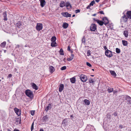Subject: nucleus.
<instances>
[{
    "label": "nucleus",
    "mask_w": 131,
    "mask_h": 131,
    "mask_svg": "<svg viewBox=\"0 0 131 131\" xmlns=\"http://www.w3.org/2000/svg\"><path fill=\"white\" fill-rule=\"evenodd\" d=\"M34 113V111H31V114L32 115H33Z\"/></svg>",
    "instance_id": "48"
},
{
    "label": "nucleus",
    "mask_w": 131,
    "mask_h": 131,
    "mask_svg": "<svg viewBox=\"0 0 131 131\" xmlns=\"http://www.w3.org/2000/svg\"><path fill=\"white\" fill-rule=\"evenodd\" d=\"M73 54H72L71 55V56L70 57L67 59V60L69 61L72 60L73 58Z\"/></svg>",
    "instance_id": "27"
},
{
    "label": "nucleus",
    "mask_w": 131,
    "mask_h": 131,
    "mask_svg": "<svg viewBox=\"0 0 131 131\" xmlns=\"http://www.w3.org/2000/svg\"><path fill=\"white\" fill-rule=\"evenodd\" d=\"M106 116L108 118H110V117L111 115L109 114H108L106 115Z\"/></svg>",
    "instance_id": "49"
},
{
    "label": "nucleus",
    "mask_w": 131,
    "mask_h": 131,
    "mask_svg": "<svg viewBox=\"0 0 131 131\" xmlns=\"http://www.w3.org/2000/svg\"><path fill=\"white\" fill-rule=\"evenodd\" d=\"M66 69V67L65 66H63V67H62L61 68V70H65Z\"/></svg>",
    "instance_id": "37"
},
{
    "label": "nucleus",
    "mask_w": 131,
    "mask_h": 131,
    "mask_svg": "<svg viewBox=\"0 0 131 131\" xmlns=\"http://www.w3.org/2000/svg\"><path fill=\"white\" fill-rule=\"evenodd\" d=\"M90 50H88L87 51V54L88 56H90Z\"/></svg>",
    "instance_id": "46"
},
{
    "label": "nucleus",
    "mask_w": 131,
    "mask_h": 131,
    "mask_svg": "<svg viewBox=\"0 0 131 131\" xmlns=\"http://www.w3.org/2000/svg\"><path fill=\"white\" fill-rule=\"evenodd\" d=\"M113 88L109 87L107 89V91L109 93H111L113 91Z\"/></svg>",
    "instance_id": "22"
},
{
    "label": "nucleus",
    "mask_w": 131,
    "mask_h": 131,
    "mask_svg": "<svg viewBox=\"0 0 131 131\" xmlns=\"http://www.w3.org/2000/svg\"><path fill=\"white\" fill-rule=\"evenodd\" d=\"M3 17H4L3 19L5 21H7V14H6V12H5L3 13Z\"/></svg>",
    "instance_id": "19"
},
{
    "label": "nucleus",
    "mask_w": 131,
    "mask_h": 131,
    "mask_svg": "<svg viewBox=\"0 0 131 131\" xmlns=\"http://www.w3.org/2000/svg\"><path fill=\"white\" fill-rule=\"evenodd\" d=\"M4 53H5L6 52V50H4Z\"/></svg>",
    "instance_id": "62"
},
{
    "label": "nucleus",
    "mask_w": 131,
    "mask_h": 131,
    "mask_svg": "<svg viewBox=\"0 0 131 131\" xmlns=\"http://www.w3.org/2000/svg\"><path fill=\"white\" fill-rule=\"evenodd\" d=\"M126 16L128 18L131 19V11L127 12Z\"/></svg>",
    "instance_id": "14"
},
{
    "label": "nucleus",
    "mask_w": 131,
    "mask_h": 131,
    "mask_svg": "<svg viewBox=\"0 0 131 131\" xmlns=\"http://www.w3.org/2000/svg\"><path fill=\"white\" fill-rule=\"evenodd\" d=\"M96 21L101 26H102L104 24L103 22L99 20H96Z\"/></svg>",
    "instance_id": "21"
},
{
    "label": "nucleus",
    "mask_w": 131,
    "mask_h": 131,
    "mask_svg": "<svg viewBox=\"0 0 131 131\" xmlns=\"http://www.w3.org/2000/svg\"><path fill=\"white\" fill-rule=\"evenodd\" d=\"M25 93L27 96L30 98H32L33 97L32 92L29 90H26Z\"/></svg>",
    "instance_id": "1"
},
{
    "label": "nucleus",
    "mask_w": 131,
    "mask_h": 131,
    "mask_svg": "<svg viewBox=\"0 0 131 131\" xmlns=\"http://www.w3.org/2000/svg\"><path fill=\"white\" fill-rule=\"evenodd\" d=\"M16 68H15V69H14V70L15 71H16Z\"/></svg>",
    "instance_id": "63"
},
{
    "label": "nucleus",
    "mask_w": 131,
    "mask_h": 131,
    "mask_svg": "<svg viewBox=\"0 0 131 131\" xmlns=\"http://www.w3.org/2000/svg\"><path fill=\"white\" fill-rule=\"evenodd\" d=\"M61 14L63 16L67 17H70L71 15V14H69L68 12L62 13Z\"/></svg>",
    "instance_id": "9"
},
{
    "label": "nucleus",
    "mask_w": 131,
    "mask_h": 131,
    "mask_svg": "<svg viewBox=\"0 0 131 131\" xmlns=\"http://www.w3.org/2000/svg\"><path fill=\"white\" fill-rule=\"evenodd\" d=\"M122 125H120V126H119V127H121V128H122Z\"/></svg>",
    "instance_id": "60"
},
{
    "label": "nucleus",
    "mask_w": 131,
    "mask_h": 131,
    "mask_svg": "<svg viewBox=\"0 0 131 131\" xmlns=\"http://www.w3.org/2000/svg\"><path fill=\"white\" fill-rule=\"evenodd\" d=\"M91 75V76H92V77H93V76H94V75Z\"/></svg>",
    "instance_id": "64"
},
{
    "label": "nucleus",
    "mask_w": 131,
    "mask_h": 131,
    "mask_svg": "<svg viewBox=\"0 0 131 131\" xmlns=\"http://www.w3.org/2000/svg\"><path fill=\"white\" fill-rule=\"evenodd\" d=\"M103 20L104 21V24H105V25H107L108 23V20L106 17L103 18Z\"/></svg>",
    "instance_id": "11"
},
{
    "label": "nucleus",
    "mask_w": 131,
    "mask_h": 131,
    "mask_svg": "<svg viewBox=\"0 0 131 131\" xmlns=\"http://www.w3.org/2000/svg\"><path fill=\"white\" fill-rule=\"evenodd\" d=\"M57 44L55 41L52 42L51 44V46L52 47H56L57 46Z\"/></svg>",
    "instance_id": "24"
},
{
    "label": "nucleus",
    "mask_w": 131,
    "mask_h": 131,
    "mask_svg": "<svg viewBox=\"0 0 131 131\" xmlns=\"http://www.w3.org/2000/svg\"><path fill=\"white\" fill-rule=\"evenodd\" d=\"M96 14H93L92 15V16H95L96 15Z\"/></svg>",
    "instance_id": "59"
},
{
    "label": "nucleus",
    "mask_w": 131,
    "mask_h": 131,
    "mask_svg": "<svg viewBox=\"0 0 131 131\" xmlns=\"http://www.w3.org/2000/svg\"><path fill=\"white\" fill-rule=\"evenodd\" d=\"M49 69L50 72L51 73H53L55 71L54 67L52 66H50Z\"/></svg>",
    "instance_id": "12"
},
{
    "label": "nucleus",
    "mask_w": 131,
    "mask_h": 131,
    "mask_svg": "<svg viewBox=\"0 0 131 131\" xmlns=\"http://www.w3.org/2000/svg\"><path fill=\"white\" fill-rule=\"evenodd\" d=\"M122 43L123 45L125 46H126L128 45L127 42L125 40H122Z\"/></svg>",
    "instance_id": "23"
},
{
    "label": "nucleus",
    "mask_w": 131,
    "mask_h": 131,
    "mask_svg": "<svg viewBox=\"0 0 131 131\" xmlns=\"http://www.w3.org/2000/svg\"><path fill=\"white\" fill-rule=\"evenodd\" d=\"M105 54L106 56L108 57H111L113 56L112 52L107 49L105 51Z\"/></svg>",
    "instance_id": "2"
},
{
    "label": "nucleus",
    "mask_w": 131,
    "mask_h": 131,
    "mask_svg": "<svg viewBox=\"0 0 131 131\" xmlns=\"http://www.w3.org/2000/svg\"><path fill=\"white\" fill-rule=\"evenodd\" d=\"M13 131H19V130L18 129H15Z\"/></svg>",
    "instance_id": "52"
},
{
    "label": "nucleus",
    "mask_w": 131,
    "mask_h": 131,
    "mask_svg": "<svg viewBox=\"0 0 131 131\" xmlns=\"http://www.w3.org/2000/svg\"><path fill=\"white\" fill-rule=\"evenodd\" d=\"M34 122H33L32 123V124L31 125V131H32L34 129Z\"/></svg>",
    "instance_id": "38"
},
{
    "label": "nucleus",
    "mask_w": 131,
    "mask_h": 131,
    "mask_svg": "<svg viewBox=\"0 0 131 131\" xmlns=\"http://www.w3.org/2000/svg\"><path fill=\"white\" fill-rule=\"evenodd\" d=\"M90 30L92 31H94L96 29V26L95 24H92L90 27Z\"/></svg>",
    "instance_id": "6"
},
{
    "label": "nucleus",
    "mask_w": 131,
    "mask_h": 131,
    "mask_svg": "<svg viewBox=\"0 0 131 131\" xmlns=\"http://www.w3.org/2000/svg\"><path fill=\"white\" fill-rule=\"evenodd\" d=\"M95 1L97 2H99L100 0H95Z\"/></svg>",
    "instance_id": "56"
},
{
    "label": "nucleus",
    "mask_w": 131,
    "mask_h": 131,
    "mask_svg": "<svg viewBox=\"0 0 131 131\" xmlns=\"http://www.w3.org/2000/svg\"><path fill=\"white\" fill-rule=\"evenodd\" d=\"M80 77L81 80L83 82H85L88 80L87 76L85 75L81 74Z\"/></svg>",
    "instance_id": "3"
},
{
    "label": "nucleus",
    "mask_w": 131,
    "mask_h": 131,
    "mask_svg": "<svg viewBox=\"0 0 131 131\" xmlns=\"http://www.w3.org/2000/svg\"><path fill=\"white\" fill-rule=\"evenodd\" d=\"M123 34L125 37H128V32L127 31H124Z\"/></svg>",
    "instance_id": "29"
},
{
    "label": "nucleus",
    "mask_w": 131,
    "mask_h": 131,
    "mask_svg": "<svg viewBox=\"0 0 131 131\" xmlns=\"http://www.w3.org/2000/svg\"><path fill=\"white\" fill-rule=\"evenodd\" d=\"M113 115H114L115 116H117V114L116 112H114Z\"/></svg>",
    "instance_id": "44"
},
{
    "label": "nucleus",
    "mask_w": 131,
    "mask_h": 131,
    "mask_svg": "<svg viewBox=\"0 0 131 131\" xmlns=\"http://www.w3.org/2000/svg\"><path fill=\"white\" fill-rule=\"evenodd\" d=\"M48 117L47 115L43 117L42 119L43 121V122H47L48 120Z\"/></svg>",
    "instance_id": "13"
},
{
    "label": "nucleus",
    "mask_w": 131,
    "mask_h": 131,
    "mask_svg": "<svg viewBox=\"0 0 131 131\" xmlns=\"http://www.w3.org/2000/svg\"><path fill=\"white\" fill-rule=\"evenodd\" d=\"M19 45H17L16 46V47L19 48Z\"/></svg>",
    "instance_id": "58"
},
{
    "label": "nucleus",
    "mask_w": 131,
    "mask_h": 131,
    "mask_svg": "<svg viewBox=\"0 0 131 131\" xmlns=\"http://www.w3.org/2000/svg\"><path fill=\"white\" fill-rule=\"evenodd\" d=\"M56 39V37L55 36H53L51 39V41L52 42L55 41Z\"/></svg>",
    "instance_id": "32"
},
{
    "label": "nucleus",
    "mask_w": 131,
    "mask_h": 131,
    "mask_svg": "<svg viewBox=\"0 0 131 131\" xmlns=\"http://www.w3.org/2000/svg\"><path fill=\"white\" fill-rule=\"evenodd\" d=\"M110 72L111 74L113 76L115 77L116 76V74L114 71H110Z\"/></svg>",
    "instance_id": "30"
},
{
    "label": "nucleus",
    "mask_w": 131,
    "mask_h": 131,
    "mask_svg": "<svg viewBox=\"0 0 131 131\" xmlns=\"http://www.w3.org/2000/svg\"><path fill=\"white\" fill-rule=\"evenodd\" d=\"M90 6H90V5H89L86 8L88 9H89L90 7Z\"/></svg>",
    "instance_id": "54"
},
{
    "label": "nucleus",
    "mask_w": 131,
    "mask_h": 131,
    "mask_svg": "<svg viewBox=\"0 0 131 131\" xmlns=\"http://www.w3.org/2000/svg\"><path fill=\"white\" fill-rule=\"evenodd\" d=\"M14 111L16 114L18 116L21 114V111L19 110L16 107L14 108Z\"/></svg>",
    "instance_id": "8"
},
{
    "label": "nucleus",
    "mask_w": 131,
    "mask_h": 131,
    "mask_svg": "<svg viewBox=\"0 0 131 131\" xmlns=\"http://www.w3.org/2000/svg\"><path fill=\"white\" fill-rule=\"evenodd\" d=\"M6 44V42L4 41L1 43V46L2 48H4L5 47Z\"/></svg>",
    "instance_id": "20"
},
{
    "label": "nucleus",
    "mask_w": 131,
    "mask_h": 131,
    "mask_svg": "<svg viewBox=\"0 0 131 131\" xmlns=\"http://www.w3.org/2000/svg\"><path fill=\"white\" fill-rule=\"evenodd\" d=\"M80 12V10L79 9L76 10H75V13H79Z\"/></svg>",
    "instance_id": "47"
},
{
    "label": "nucleus",
    "mask_w": 131,
    "mask_h": 131,
    "mask_svg": "<svg viewBox=\"0 0 131 131\" xmlns=\"http://www.w3.org/2000/svg\"><path fill=\"white\" fill-rule=\"evenodd\" d=\"M37 30L40 31L42 28V24L40 23H37L36 26Z\"/></svg>",
    "instance_id": "4"
},
{
    "label": "nucleus",
    "mask_w": 131,
    "mask_h": 131,
    "mask_svg": "<svg viewBox=\"0 0 131 131\" xmlns=\"http://www.w3.org/2000/svg\"><path fill=\"white\" fill-rule=\"evenodd\" d=\"M86 65L88 66L91 67L92 66L89 63L87 62L86 63Z\"/></svg>",
    "instance_id": "42"
},
{
    "label": "nucleus",
    "mask_w": 131,
    "mask_h": 131,
    "mask_svg": "<svg viewBox=\"0 0 131 131\" xmlns=\"http://www.w3.org/2000/svg\"><path fill=\"white\" fill-rule=\"evenodd\" d=\"M95 3V1H93L91 2V3L90 4V6H93L94 4Z\"/></svg>",
    "instance_id": "39"
},
{
    "label": "nucleus",
    "mask_w": 131,
    "mask_h": 131,
    "mask_svg": "<svg viewBox=\"0 0 131 131\" xmlns=\"http://www.w3.org/2000/svg\"><path fill=\"white\" fill-rule=\"evenodd\" d=\"M51 105L50 104H48V106L45 109V110L47 112L48 110L51 109Z\"/></svg>",
    "instance_id": "28"
},
{
    "label": "nucleus",
    "mask_w": 131,
    "mask_h": 131,
    "mask_svg": "<svg viewBox=\"0 0 131 131\" xmlns=\"http://www.w3.org/2000/svg\"><path fill=\"white\" fill-rule=\"evenodd\" d=\"M85 103V105H90V101L87 99L84 100L83 101Z\"/></svg>",
    "instance_id": "18"
},
{
    "label": "nucleus",
    "mask_w": 131,
    "mask_h": 131,
    "mask_svg": "<svg viewBox=\"0 0 131 131\" xmlns=\"http://www.w3.org/2000/svg\"><path fill=\"white\" fill-rule=\"evenodd\" d=\"M67 122V119H64V120L63 121V122H62V124H64L66 123Z\"/></svg>",
    "instance_id": "41"
},
{
    "label": "nucleus",
    "mask_w": 131,
    "mask_h": 131,
    "mask_svg": "<svg viewBox=\"0 0 131 131\" xmlns=\"http://www.w3.org/2000/svg\"><path fill=\"white\" fill-rule=\"evenodd\" d=\"M128 19L126 17V16L124 15L122 17L121 19V22L122 23H125L127 21Z\"/></svg>",
    "instance_id": "5"
},
{
    "label": "nucleus",
    "mask_w": 131,
    "mask_h": 131,
    "mask_svg": "<svg viewBox=\"0 0 131 131\" xmlns=\"http://www.w3.org/2000/svg\"><path fill=\"white\" fill-rule=\"evenodd\" d=\"M64 3V2L62 1L60 4V6L61 7H63L65 5Z\"/></svg>",
    "instance_id": "33"
},
{
    "label": "nucleus",
    "mask_w": 131,
    "mask_h": 131,
    "mask_svg": "<svg viewBox=\"0 0 131 131\" xmlns=\"http://www.w3.org/2000/svg\"><path fill=\"white\" fill-rule=\"evenodd\" d=\"M82 42L85 43V39L84 37L82 40Z\"/></svg>",
    "instance_id": "45"
},
{
    "label": "nucleus",
    "mask_w": 131,
    "mask_h": 131,
    "mask_svg": "<svg viewBox=\"0 0 131 131\" xmlns=\"http://www.w3.org/2000/svg\"><path fill=\"white\" fill-rule=\"evenodd\" d=\"M32 86L34 89L36 90H37L38 89V86L35 83H32Z\"/></svg>",
    "instance_id": "17"
},
{
    "label": "nucleus",
    "mask_w": 131,
    "mask_h": 131,
    "mask_svg": "<svg viewBox=\"0 0 131 131\" xmlns=\"http://www.w3.org/2000/svg\"><path fill=\"white\" fill-rule=\"evenodd\" d=\"M99 13L101 14H104V13L102 11H100L99 12Z\"/></svg>",
    "instance_id": "50"
},
{
    "label": "nucleus",
    "mask_w": 131,
    "mask_h": 131,
    "mask_svg": "<svg viewBox=\"0 0 131 131\" xmlns=\"http://www.w3.org/2000/svg\"><path fill=\"white\" fill-rule=\"evenodd\" d=\"M17 26L19 28H20V26L22 25V23L20 22H18L17 23Z\"/></svg>",
    "instance_id": "31"
},
{
    "label": "nucleus",
    "mask_w": 131,
    "mask_h": 131,
    "mask_svg": "<svg viewBox=\"0 0 131 131\" xmlns=\"http://www.w3.org/2000/svg\"><path fill=\"white\" fill-rule=\"evenodd\" d=\"M64 87V85L63 84H60L59 88V91L60 92H62L63 89Z\"/></svg>",
    "instance_id": "15"
},
{
    "label": "nucleus",
    "mask_w": 131,
    "mask_h": 131,
    "mask_svg": "<svg viewBox=\"0 0 131 131\" xmlns=\"http://www.w3.org/2000/svg\"><path fill=\"white\" fill-rule=\"evenodd\" d=\"M68 26V24L65 23L63 24V27L64 28H66Z\"/></svg>",
    "instance_id": "26"
},
{
    "label": "nucleus",
    "mask_w": 131,
    "mask_h": 131,
    "mask_svg": "<svg viewBox=\"0 0 131 131\" xmlns=\"http://www.w3.org/2000/svg\"><path fill=\"white\" fill-rule=\"evenodd\" d=\"M89 82L90 83H93L94 81L93 80V79L92 78H90L89 80Z\"/></svg>",
    "instance_id": "36"
},
{
    "label": "nucleus",
    "mask_w": 131,
    "mask_h": 131,
    "mask_svg": "<svg viewBox=\"0 0 131 131\" xmlns=\"http://www.w3.org/2000/svg\"><path fill=\"white\" fill-rule=\"evenodd\" d=\"M40 2V6L42 7H43L45 5L46 2L45 0H39Z\"/></svg>",
    "instance_id": "10"
},
{
    "label": "nucleus",
    "mask_w": 131,
    "mask_h": 131,
    "mask_svg": "<svg viewBox=\"0 0 131 131\" xmlns=\"http://www.w3.org/2000/svg\"><path fill=\"white\" fill-rule=\"evenodd\" d=\"M113 93L114 94H115L117 93V91L116 90H113Z\"/></svg>",
    "instance_id": "43"
},
{
    "label": "nucleus",
    "mask_w": 131,
    "mask_h": 131,
    "mask_svg": "<svg viewBox=\"0 0 131 131\" xmlns=\"http://www.w3.org/2000/svg\"><path fill=\"white\" fill-rule=\"evenodd\" d=\"M67 49L69 51H70L71 52V53H72L73 52V51H72L71 50H70V47L69 46H68Z\"/></svg>",
    "instance_id": "40"
},
{
    "label": "nucleus",
    "mask_w": 131,
    "mask_h": 131,
    "mask_svg": "<svg viewBox=\"0 0 131 131\" xmlns=\"http://www.w3.org/2000/svg\"><path fill=\"white\" fill-rule=\"evenodd\" d=\"M66 6L67 7V9H69L72 7V6L70 4L69 2L66 3Z\"/></svg>",
    "instance_id": "16"
},
{
    "label": "nucleus",
    "mask_w": 131,
    "mask_h": 131,
    "mask_svg": "<svg viewBox=\"0 0 131 131\" xmlns=\"http://www.w3.org/2000/svg\"><path fill=\"white\" fill-rule=\"evenodd\" d=\"M93 20L94 21H96V20H99L98 19H96L95 18H94L93 19Z\"/></svg>",
    "instance_id": "55"
},
{
    "label": "nucleus",
    "mask_w": 131,
    "mask_h": 131,
    "mask_svg": "<svg viewBox=\"0 0 131 131\" xmlns=\"http://www.w3.org/2000/svg\"><path fill=\"white\" fill-rule=\"evenodd\" d=\"M116 52L118 53H119L121 52V50L119 49L118 48H116Z\"/></svg>",
    "instance_id": "34"
},
{
    "label": "nucleus",
    "mask_w": 131,
    "mask_h": 131,
    "mask_svg": "<svg viewBox=\"0 0 131 131\" xmlns=\"http://www.w3.org/2000/svg\"><path fill=\"white\" fill-rule=\"evenodd\" d=\"M104 48L105 50H106V49H107V48L105 46L104 47Z\"/></svg>",
    "instance_id": "53"
},
{
    "label": "nucleus",
    "mask_w": 131,
    "mask_h": 131,
    "mask_svg": "<svg viewBox=\"0 0 131 131\" xmlns=\"http://www.w3.org/2000/svg\"><path fill=\"white\" fill-rule=\"evenodd\" d=\"M71 82L72 83H74L75 82V78L74 77H73L70 79Z\"/></svg>",
    "instance_id": "25"
},
{
    "label": "nucleus",
    "mask_w": 131,
    "mask_h": 131,
    "mask_svg": "<svg viewBox=\"0 0 131 131\" xmlns=\"http://www.w3.org/2000/svg\"><path fill=\"white\" fill-rule=\"evenodd\" d=\"M60 54L61 55H64V53L63 52V51L62 49H61L60 50Z\"/></svg>",
    "instance_id": "35"
},
{
    "label": "nucleus",
    "mask_w": 131,
    "mask_h": 131,
    "mask_svg": "<svg viewBox=\"0 0 131 131\" xmlns=\"http://www.w3.org/2000/svg\"><path fill=\"white\" fill-rule=\"evenodd\" d=\"M125 100L128 104H129L131 106V98L129 96H126L125 98Z\"/></svg>",
    "instance_id": "7"
},
{
    "label": "nucleus",
    "mask_w": 131,
    "mask_h": 131,
    "mask_svg": "<svg viewBox=\"0 0 131 131\" xmlns=\"http://www.w3.org/2000/svg\"><path fill=\"white\" fill-rule=\"evenodd\" d=\"M39 131H44V130L42 129H41Z\"/></svg>",
    "instance_id": "57"
},
{
    "label": "nucleus",
    "mask_w": 131,
    "mask_h": 131,
    "mask_svg": "<svg viewBox=\"0 0 131 131\" xmlns=\"http://www.w3.org/2000/svg\"><path fill=\"white\" fill-rule=\"evenodd\" d=\"M75 15L74 14V15H73L72 17H75Z\"/></svg>",
    "instance_id": "61"
},
{
    "label": "nucleus",
    "mask_w": 131,
    "mask_h": 131,
    "mask_svg": "<svg viewBox=\"0 0 131 131\" xmlns=\"http://www.w3.org/2000/svg\"><path fill=\"white\" fill-rule=\"evenodd\" d=\"M12 76V74H9L8 75V77H10Z\"/></svg>",
    "instance_id": "51"
}]
</instances>
